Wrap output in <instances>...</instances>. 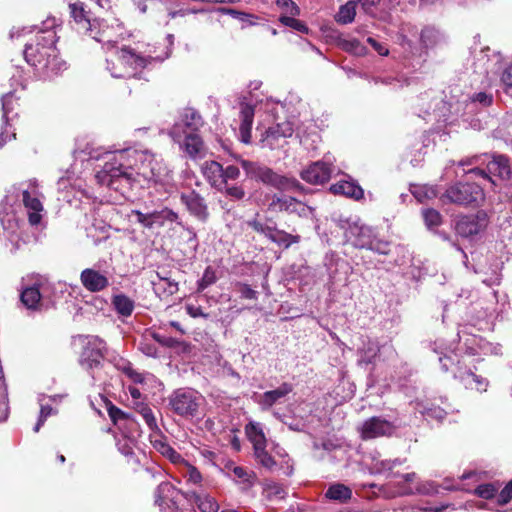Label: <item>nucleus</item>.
Instances as JSON below:
<instances>
[{
  "label": "nucleus",
  "mask_w": 512,
  "mask_h": 512,
  "mask_svg": "<svg viewBox=\"0 0 512 512\" xmlns=\"http://www.w3.org/2000/svg\"><path fill=\"white\" fill-rule=\"evenodd\" d=\"M324 265L327 268L330 279L336 281L338 268H343L348 264L346 261L340 259L334 252H330L325 255Z\"/></svg>",
  "instance_id": "603ef678"
},
{
  "label": "nucleus",
  "mask_w": 512,
  "mask_h": 512,
  "mask_svg": "<svg viewBox=\"0 0 512 512\" xmlns=\"http://www.w3.org/2000/svg\"><path fill=\"white\" fill-rule=\"evenodd\" d=\"M330 191L333 194L343 195L354 200H360L364 196V191L361 186L352 180H341L332 184Z\"/></svg>",
  "instance_id": "f704fd0d"
},
{
  "label": "nucleus",
  "mask_w": 512,
  "mask_h": 512,
  "mask_svg": "<svg viewBox=\"0 0 512 512\" xmlns=\"http://www.w3.org/2000/svg\"><path fill=\"white\" fill-rule=\"evenodd\" d=\"M292 389V385L285 382L274 390L255 395L254 400L262 410H269L273 405L280 403L283 398L291 393Z\"/></svg>",
  "instance_id": "cd10ccee"
},
{
  "label": "nucleus",
  "mask_w": 512,
  "mask_h": 512,
  "mask_svg": "<svg viewBox=\"0 0 512 512\" xmlns=\"http://www.w3.org/2000/svg\"><path fill=\"white\" fill-rule=\"evenodd\" d=\"M70 15L73 18L76 29L80 33L89 34L93 39L101 42L102 38L97 37L92 34V23L90 19V14L86 11L85 6L82 2H74L69 4Z\"/></svg>",
  "instance_id": "393cba45"
},
{
  "label": "nucleus",
  "mask_w": 512,
  "mask_h": 512,
  "mask_svg": "<svg viewBox=\"0 0 512 512\" xmlns=\"http://www.w3.org/2000/svg\"><path fill=\"white\" fill-rule=\"evenodd\" d=\"M112 305L115 311L123 317H129L135 307L134 301L125 294L114 295L112 297Z\"/></svg>",
  "instance_id": "de8ad7c7"
},
{
  "label": "nucleus",
  "mask_w": 512,
  "mask_h": 512,
  "mask_svg": "<svg viewBox=\"0 0 512 512\" xmlns=\"http://www.w3.org/2000/svg\"><path fill=\"white\" fill-rule=\"evenodd\" d=\"M122 53H123V47H121L120 49L117 48L106 59V64H107L106 68L110 72L111 76L114 77V78H132V77L133 78H139L141 70H137V74L136 75L120 76V75H116L115 74V71H121V68L125 67L124 66V64H125L124 61L118 59L121 56Z\"/></svg>",
  "instance_id": "a19ab883"
},
{
  "label": "nucleus",
  "mask_w": 512,
  "mask_h": 512,
  "mask_svg": "<svg viewBox=\"0 0 512 512\" xmlns=\"http://www.w3.org/2000/svg\"><path fill=\"white\" fill-rule=\"evenodd\" d=\"M473 54V66L476 73L484 75L488 79L498 74L502 67V55L499 52L492 51L489 47H485L479 50L475 48Z\"/></svg>",
  "instance_id": "4468645a"
},
{
  "label": "nucleus",
  "mask_w": 512,
  "mask_h": 512,
  "mask_svg": "<svg viewBox=\"0 0 512 512\" xmlns=\"http://www.w3.org/2000/svg\"><path fill=\"white\" fill-rule=\"evenodd\" d=\"M138 350L148 357L156 358L158 356V347L155 344V340L151 338L150 332L145 333L139 343Z\"/></svg>",
  "instance_id": "13d9d810"
},
{
  "label": "nucleus",
  "mask_w": 512,
  "mask_h": 512,
  "mask_svg": "<svg viewBox=\"0 0 512 512\" xmlns=\"http://www.w3.org/2000/svg\"><path fill=\"white\" fill-rule=\"evenodd\" d=\"M170 409L183 418H193L200 414L204 397L195 389L178 388L168 397Z\"/></svg>",
  "instance_id": "0eeeda50"
},
{
  "label": "nucleus",
  "mask_w": 512,
  "mask_h": 512,
  "mask_svg": "<svg viewBox=\"0 0 512 512\" xmlns=\"http://www.w3.org/2000/svg\"><path fill=\"white\" fill-rule=\"evenodd\" d=\"M167 39L169 47H166L161 54H157L156 47L150 44L142 48L123 46V53L118 59L124 61L125 67L121 68V71H115V74L120 76L136 75L137 70H143L153 62H162L167 59L171 54L173 35L169 34Z\"/></svg>",
  "instance_id": "20e7f679"
},
{
  "label": "nucleus",
  "mask_w": 512,
  "mask_h": 512,
  "mask_svg": "<svg viewBox=\"0 0 512 512\" xmlns=\"http://www.w3.org/2000/svg\"><path fill=\"white\" fill-rule=\"evenodd\" d=\"M396 430V426L378 416L371 417L363 422L361 427V437L365 440L374 439L382 436H390Z\"/></svg>",
  "instance_id": "412c9836"
},
{
  "label": "nucleus",
  "mask_w": 512,
  "mask_h": 512,
  "mask_svg": "<svg viewBox=\"0 0 512 512\" xmlns=\"http://www.w3.org/2000/svg\"><path fill=\"white\" fill-rule=\"evenodd\" d=\"M403 495H435L439 493V485L434 481H418L414 487L399 484Z\"/></svg>",
  "instance_id": "c9c22d12"
},
{
  "label": "nucleus",
  "mask_w": 512,
  "mask_h": 512,
  "mask_svg": "<svg viewBox=\"0 0 512 512\" xmlns=\"http://www.w3.org/2000/svg\"><path fill=\"white\" fill-rule=\"evenodd\" d=\"M178 493L179 492L171 483L162 482L155 491V504L158 505L161 510L176 507Z\"/></svg>",
  "instance_id": "473e14b6"
},
{
  "label": "nucleus",
  "mask_w": 512,
  "mask_h": 512,
  "mask_svg": "<svg viewBox=\"0 0 512 512\" xmlns=\"http://www.w3.org/2000/svg\"><path fill=\"white\" fill-rule=\"evenodd\" d=\"M132 215L135 216L137 223L148 230L159 229L166 225L178 222L179 218L178 214L168 207L146 212L132 210Z\"/></svg>",
  "instance_id": "9b49d317"
},
{
  "label": "nucleus",
  "mask_w": 512,
  "mask_h": 512,
  "mask_svg": "<svg viewBox=\"0 0 512 512\" xmlns=\"http://www.w3.org/2000/svg\"><path fill=\"white\" fill-rule=\"evenodd\" d=\"M204 125L200 113L191 107L183 110L180 121L176 122L169 131V136L175 141L180 142L182 133L197 132Z\"/></svg>",
  "instance_id": "a211bd4d"
},
{
  "label": "nucleus",
  "mask_w": 512,
  "mask_h": 512,
  "mask_svg": "<svg viewBox=\"0 0 512 512\" xmlns=\"http://www.w3.org/2000/svg\"><path fill=\"white\" fill-rule=\"evenodd\" d=\"M325 496L330 500L346 503L352 497V490L344 484L335 483L329 486Z\"/></svg>",
  "instance_id": "49530a36"
},
{
  "label": "nucleus",
  "mask_w": 512,
  "mask_h": 512,
  "mask_svg": "<svg viewBox=\"0 0 512 512\" xmlns=\"http://www.w3.org/2000/svg\"><path fill=\"white\" fill-rule=\"evenodd\" d=\"M205 178L212 186L220 187L223 185V166L216 161H207L202 167Z\"/></svg>",
  "instance_id": "58836bf2"
},
{
  "label": "nucleus",
  "mask_w": 512,
  "mask_h": 512,
  "mask_svg": "<svg viewBox=\"0 0 512 512\" xmlns=\"http://www.w3.org/2000/svg\"><path fill=\"white\" fill-rule=\"evenodd\" d=\"M139 154L152 153L133 148L107 152V160L103 168L96 173L95 179L100 185L125 193L132 187L136 175H141L145 179V170H149L150 164Z\"/></svg>",
  "instance_id": "f03ea898"
},
{
  "label": "nucleus",
  "mask_w": 512,
  "mask_h": 512,
  "mask_svg": "<svg viewBox=\"0 0 512 512\" xmlns=\"http://www.w3.org/2000/svg\"><path fill=\"white\" fill-rule=\"evenodd\" d=\"M245 432L248 439L252 442L254 450L266 447L267 441L260 423L249 422L245 427Z\"/></svg>",
  "instance_id": "37998d69"
},
{
  "label": "nucleus",
  "mask_w": 512,
  "mask_h": 512,
  "mask_svg": "<svg viewBox=\"0 0 512 512\" xmlns=\"http://www.w3.org/2000/svg\"><path fill=\"white\" fill-rule=\"evenodd\" d=\"M403 463L402 460L396 458L394 460L390 459H380L379 457H373L371 463V470L373 473H385L391 471L394 467L401 465Z\"/></svg>",
  "instance_id": "6e6d98bb"
},
{
  "label": "nucleus",
  "mask_w": 512,
  "mask_h": 512,
  "mask_svg": "<svg viewBox=\"0 0 512 512\" xmlns=\"http://www.w3.org/2000/svg\"><path fill=\"white\" fill-rule=\"evenodd\" d=\"M80 356V365L87 371L94 370L101 365L106 353V343L98 336H90Z\"/></svg>",
  "instance_id": "dca6fc26"
},
{
  "label": "nucleus",
  "mask_w": 512,
  "mask_h": 512,
  "mask_svg": "<svg viewBox=\"0 0 512 512\" xmlns=\"http://www.w3.org/2000/svg\"><path fill=\"white\" fill-rule=\"evenodd\" d=\"M157 277L159 279L158 282L152 281L154 286V290L166 296H172L178 292V283L174 280L162 276L160 273H157Z\"/></svg>",
  "instance_id": "09e8293b"
},
{
  "label": "nucleus",
  "mask_w": 512,
  "mask_h": 512,
  "mask_svg": "<svg viewBox=\"0 0 512 512\" xmlns=\"http://www.w3.org/2000/svg\"><path fill=\"white\" fill-rule=\"evenodd\" d=\"M240 163L247 177L262 182L265 185L283 191L296 190L301 187L297 180L279 175L271 168L258 162L241 160Z\"/></svg>",
  "instance_id": "39448f33"
},
{
  "label": "nucleus",
  "mask_w": 512,
  "mask_h": 512,
  "mask_svg": "<svg viewBox=\"0 0 512 512\" xmlns=\"http://www.w3.org/2000/svg\"><path fill=\"white\" fill-rule=\"evenodd\" d=\"M294 134V123L286 120L269 126L262 134L260 143L262 147L270 150L281 149L288 143V138Z\"/></svg>",
  "instance_id": "f8f14e48"
},
{
  "label": "nucleus",
  "mask_w": 512,
  "mask_h": 512,
  "mask_svg": "<svg viewBox=\"0 0 512 512\" xmlns=\"http://www.w3.org/2000/svg\"><path fill=\"white\" fill-rule=\"evenodd\" d=\"M356 6L353 0H349L344 5H341L335 16L336 22L343 25L352 23L356 16Z\"/></svg>",
  "instance_id": "3c124183"
},
{
  "label": "nucleus",
  "mask_w": 512,
  "mask_h": 512,
  "mask_svg": "<svg viewBox=\"0 0 512 512\" xmlns=\"http://www.w3.org/2000/svg\"><path fill=\"white\" fill-rule=\"evenodd\" d=\"M340 47L344 51L356 56H363L367 52L366 47L356 38L342 39L340 41Z\"/></svg>",
  "instance_id": "bf43d9fd"
},
{
  "label": "nucleus",
  "mask_w": 512,
  "mask_h": 512,
  "mask_svg": "<svg viewBox=\"0 0 512 512\" xmlns=\"http://www.w3.org/2000/svg\"><path fill=\"white\" fill-rule=\"evenodd\" d=\"M51 291V283L43 277H37L23 287L20 299L27 309L41 310L51 302Z\"/></svg>",
  "instance_id": "6e6552de"
},
{
  "label": "nucleus",
  "mask_w": 512,
  "mask_h": 512,
  "mask_svg": "<svg viewBox=\"0 0 512 512\" xmlns=\"http://www.w3.org/2000/svg\"><path fill=\"white\" fill-rule=\"evenodd\" d=\"M492 101H493L492 94H489L487 92H478V93L473 94L470 97V103L468 104V106L487 107V106L491 105Z\"/></svg>",
  "instance_id": "774afa93"
},
{
  "label": "nucleus",
  "mask_w": 512,
  "mask_h": 512,
  "mask_svg": "<svg viewBox=\"0 0 512 512\" xmlns=\"http://www.w3.org/2000/svg\"><path fill=\"white\" fill-rule=\"evenodd\" d=\"M473 54V66L476 73L484 75L488 79L498 74L502 67V55L499 52L492 51L489 47H485L479 50L475 48Z\"/></svg>",
  "instance_id": "ddd939ff"
},
{
  "label": "nucleus",
  "mask_w": 512,
  "mask_h": 512,
  "mask_svg": "<svg viewBox=\"0 0 512 512\" xmlns=\"http://www.w3.org/2000/svg\"><path fill=\"white\" fill-rule=\"evenodd\" d=\"M108 414L114 425L119 430L118 434H126L131 436L140 437L141 428L136 419L128 413L123 412L121 409L114 405L108 408Z\"/></svg>",
  "instance_id": "aec40b11"
},
{
  "label": "nucleus",
  "mask_w": 512,
  "mask_h": 512,
  "mask_svg": "<svg viewBox=\"0 0 512 512\" xmlns=\"http://www.w3.org/2000/svg\"><path fill=\"white\" fill-rule=\"evenodd\" d=\"M183 469V476L188 482L199 484L202 481V475L199 470L193 465L189 464L186 460L179 465Z\"/></svg>",
  "instance_id": "69168bd1"
},
{
  "label": "nucleus",
  "mask_w": 512,
  "mask_h": 512,
  "mask_svg": "<svg viewBox=\"0 0 512 512\" xmlns=\"http://www.w3.org/2000/svg\"><path fill=\"white\" fill-rule=\"evenodd\" d=\"M473 54V66L476 73L484 75L488 79L498 74L502 67V55L499 52L492 51L489 47H485L479 50L475 48Z\"/></svg>",
  "instance_id": "2eb2a0df"
},
{
  "label": "nucleus",
  "mask_w": 512,
  "mask_h": 512,
  "mask_svg": "<svg viewBox=\"0 0 512 512\" xmlns=\"http://www.w3.org/2000/svg\"><path fill=\"white\" fill-rule=\"evenodd\" d=\"M82 286L91 293H98L105 290L110 282L105 272L95 268H86L80 273Z\"/></svg>",
  "instance_id": "5701e85b"
},
{
  "label": "nucleus",
  "mask_w": 512,
  "mask_h": 512,
  "mask_svg": "<svg viewBox=\"0 0 512 512\" xmlns=\"http://www.w3.org/2000/svg\"><path fill=\"white\" fill-rule=\"evenodd\" d=\"M187 498L194 502L201 512H217L219 506L211 496L207 494H197L192 492L187 495Z\"/></svg>",
  "instance_id": "c03bdc74"
},
{
  "label": "nucleus",
  "mask_w": 512,
  "mask_h": 512,
  "mask_svg": "<svg viewBox=\"0 0 512 512\" xmlns=\"http://www.w3.org/2000/svg\"><path fill=\"white\" fill-rule=\"evenodd\" d=\"M483 189L476 183H456L441 196L443 203L470 205L483 199Z\"/></svg>",
  "instance_id": "1a4fd4ad"
},
{
  "label": "nucleus",
  "mask_w": 512,
  "mask_h": 512,
  "mask_svg": "<svg viewBox=\"0 0 512 512\" xmlns=\"http://www.w3.org/2000/svg\"><path fill=\"white\" fill-rule=\"evenodd\" d=\"M415 409L427 419L442 421L446 417V411L440 407H427L421 402L415 403Z\"/></svg>",
  "instance_id": "4d7b16f0"
},
{
  "label": "nucleus",
  "mask_w": 512,
  "mask_h": 512,
  "mask_svg": "<svg viewBox=\"0 0 512 512\" xmlns=\"http://www.w3.org/2000/svg\"><path fill=\"white\" fill-rule=\"evenodd\" d=\"M411 192L419 202H424L437 196L436 189L428 185L415 186Z\"/></svg>",
  "instance_id": "e2e57ef3"
},
{
  "label": "nucleus",
  "mask_w": 512,
  "mask_h": 512,
  "mask_svg": "<svg viewBox=\"0 0 512 512\" xmlns=\"http://www.w3.org/2000/svg\"><path fill=\"white\" fill-rule=\"evenodd\" d=\"M138 438L139 437L126 434L115 435L117 449L126 458L128 463L139 464V460L135 452Z\"/></svg>",
  "instance_id": "2f4dec72"
},
{
  "label": "nucleus",
  "mask_w": 512,
  "mask_h": 512,
  "mask_svg": "<svg viewBox=\"0 0 512 512\" xmlns=\"http://www.w3.org/2000/svg\"><path fill=\"white\" fill-rule=\"evenodd\" d=\"M297 16L291 15H281L279 17V21L286 27H290L298 32L308 34L309 28L308 26L301 20L296 19Z\"/></svg>",
  "instance_id": "052dcab7"
},
{
  "label": "nucleus",
  "mask_w": 512,
  "mask_h": 512,
  "mask_svg": "<svg viewBox=\"0 0 512 512\" xmlns=\"http://www.w3.org/2000/svg\"><path fill=\"white\" fill-rule=\"evenodd\" d=\"M479 478V474L474 471L466 472L461 475L458 481L449 478L444 479L443 483L439 485V489L442 488L447 491L463 490L470 492L472 491L471 488L466 487V485L463 482L465 480L471 479L473 480L474 483H477L479 481Z\"/></svg>",
  "instance_id": "e433bc0d"
},
{
  "label": "nucleus",
  "mask_w": 512,
  "mask_h": 512,
  "mask_svg": "<svg viewBox=\"0 0 512 512\" xmlns=\"http://www.w3.org/2000/svg\"><path fill=\"white\" fill-rule=\"evenodd\" d=\"M332 221L343 230L346 241L351 243L355 248L368 249L382 255L389 254L390 243L377 238L374 230L361 223L359 219L333 215Z\"/></svg>",
  "instance_id": "7ed1b4c3"
},
{
  "label": "nucleus",
  "mask_w": 512,
  "mask_h": 512,
  "mask_svg": "<svg viewBox=\"0 0 512 512\" xmlns=\"http://www.w3.org/2000/svg\"><path fill=\"white\" fill-rule=\"evenodd\" d=\"M144 161L150 164L149 170H145V179L148 181L162 182L169 176V170L162 159L155 154H139Z\"/></svg>",
  "instance_id": "c85d7f7f"
},
{
  "label": "nucleus",
  "mask_w": 512,
  "mask_h": 512,
  "mask_svg": "<svg viewBox=\"0 0 512 512\" xmlns=\"http://www.w3.org/2000/svg\"><path fill=\"white\" fill-rule=\"evenodd\" d=\"M181 202L186 206L191 215L200 221H206L209 212L204 198L195 191L181 194Z\"/></svg>",
  "instance_id": "a878e982"
},
{
  "label": "nucleus",
  "mask_w": 512,
  "mask_h": 512,
  "mask_svg": "<svg viewBox=\"0 0 512 512\" xmlns=\"http://www.w3.org/2000/svg\"><path fill=\"white\" fill-rule=\"evenodd\" d=\"M332 161L326 157L324 161H317L301 172V178L313 185L327 182L332 174Z\"/></svg>",
  "instance_id": "4be33fe9"
},
{
  "label": "nucleus",
  "mask_w": 512,
  "mask_h": 512,
  "mask_svg": "<svg viewBox=\"0 0 512 512\" xmlns=\"http://www.w3.org/2000/svg\"><path fill=\"white\" fill-rule=\"evenodd\" d=\"M217 281L215 270L208 266L203 273L202 278L197 282V290L199 292L204 291L207 287L214 284Z\"/></svg>",
  "instance_id": "338daca9"
},
{
  "label": "nucleus",
  "mask_w": 512,
  "mask_h": 512,
  "mask_svg": "<svg viewBox=\"0 0 512 512\" xmlns=\"http://www.w3.org/2000/svg\"><path fill=\"white\" fill-rule=\"evenodd\" d=\"M473 340L477 342V347L469 346V356L481 354L498 356L502 354V346L499 343H492L484 338Z\"/></svg>",
  "instance_id": "ea45409f"
},
{
  "label": "nucleus",
  "mask_w": 512,
  "mask_h": 512,
  "mask_svg": "<svg viewBox=\"0 0 512 512\" xmlns=\"http://www.w3.org/2000/svg\"><path fill=\"white\" fill-rule=\"evenodd\" d=\"M484 165L486 176L482 177L483 179L491 180V176L507 179L510 176L509 160L503 155L489 156Z\"/></svg>",
  "instance_id": "7c9ffc66"
},
{
  "label": "nucleus",
  "mask_w": 512,
  "mask_h": 512,
  "mask_svg": "<svg viewBox=\"0 0 512 512\" xmlns=\"http://www.w3.org/2000/svg\"><path fill=\"white\" fill-rule=\"evenodd\" d=\"M226 468L231 469L234 476L239 479L240 483L243 485V490H248L254 485L255 474L253 472H248L245 468L235 466L233 463L228 464Z\"/></svg>",
  "instance_id": "8fccbe9b"
},
{
  "label": "nucleus",
  "mask_w": 512,
  "mask_h": 512,
  "mask_svg": "<svg viewBox=\"0 0 512 512\" xmlns=\"http://www.w3.org/2000/svg\"><path fill=\"white\" fill-rule=\"evenodd\" d=\"M489 158V155L482 154V155H473L471 157H466L458 162L459 166H472L469 170L466 171L467 174H473L477 177H484L486 176V170L484 167H482L487 159Z\"/></svg>",
  "instance_id": "4c0bfd02"
},
{
  "label": "nucleus",
  "mask_w": 512,
  "mask_h": 512,
  "mask_svg": "<svg viewBox=\"0 0 512 512\" xmlns=\"http://www.w3.org/2000/svg\"><path fill=\"white\" fill-rule=\"evenodd\" d=\"M256 106L263 110L266 113H270L273 116H276L278 113V109H284V104L277 99L269 96H263L260 99H256Z\"/></svg>",
  "instance_id": "5fc2aeb1"
},
{
  "label": "nucleus",
  "mask_w": 512,
  "mask_h": 512,
  "mask_svg": "<svg viewBox=\"0 0 512 512\" xmlns=\"http://www.w3.org/2000/svg\"><path fill=\"white\" fill-rule=\"evenodd\" d=\"M247 224L254 231L264 235L270 241L284 249H288L291 245L299 243L301 240L299 235H293L284 230L278 229L276 223L272 220H266L263 222L255 218L248 221Z\"/></svg>",
  "instance_id": "9d476101"
},
{
  "label": "nucleus",
  "mask_w": 512,
  "mask_h": 512,
  "mask_svg": "<svg viewBox=\"0 0 512 512\" xmlns=\"http://www.w3.org/2000/svg\"><path fill=\"white\" fill-rule=\"evenodd\" d=\"M360 341L361 345L357 348L359 366L375 365L382 354L394 355V350L390 345L380 347L376 341L365 336H361Z\"/></svg>",
  "instance_id": "f3484780"
},
{
  "label": "nucleus",
  "mask_w": 512,
  "mask_h": 512,
  "mask_svg": "<svg viewBox=\"0 0 512 512\" xmlns=\"http://www.w3.org/2000/svg\"><path fill=\"white\" fill-rule=\"evenodd\" d=\"M440 364L443 371H451L454 379L458 380L466 389L475 390L479 393L486 392L489 387V380L477 374L472 368L465 365L464 361L457 360L454 363L451 357H441Z\"/></svg>",
  "instance_id": "423d86ee"
},
{
  "label": "nucleus",
  "mask_w": 512,
  "mask_h": 512,
  "mask_svg": "<svg viewBox=\"0 0 512 512\" xmlns=\"http://www.w3.org/2000/svg\"><path fill=\"white\" fill-rule=\"evenodd\" d=\"M484 227V217H480V215H466L456 222L455 230L462 237H471L482 231Z\"/></svg>",
  "instance_id": "c756f323"
},
{
  "label": "nucleus",
  "mask_w": 512,
  "mask_h": 512,
  "mask_svg": "<svg viewBox=\"0 0 512 512\" xmlns=\"http://www.w3.org/2000/svg\"><path fill=\"white\" fill-rule=\"evenodd\" d=\"M499 489L500 484L498 483H486L478 485L474 489V493L483 499H491L497 495Z\"/></svg>",
  "instance_id": "680f3d73"
},
{
  "label": "nucleus",
  "mask_w": 512,
  "mask_h": 512,
  "mask_svg": "<svg viewBox=\"0 0 512 512\" xmlns=\"http://www.w3.org/2000/svg\"><path fill=\"white\" fill-rule=\"evenodd\" d=\"M269 209L274 212L296 214L302 218H310L313 217L314 214V209L312 207L294 197L286 195H274L269 203Z\"/></svg>",
  "instance_id": "6ab92c4d"
},
{
  "label": "nucleus",
  "mask_w": 512,
  "mask_h": 512,
  "mask_svg": "<svg viewBox=\"0 0 512 512\" xmlns=\"http://www.w3.org/2000/svg\"><path fill=\"white\" fill-rule=\"evenodd\" d=\"M153 447L162 456L169 459L173 464L180 465L184 463V458L164 439H156L153 441Z\"/></svg>",
  "instance_id": "79ce46f5"
},
{
  "label": "nucleus",
  "mask_w": 512,
  "mask_h": 512,
  "mask_svg": "<svg viewBox=\"0 0 512 512\" xmlns=\"http://www.w3.org/2000/svg\"><path fill=\"white\" fill-rule=\"evenodd\" d=\"M56 26L57 20L55 18H47L40 26L22 27L21 29L14 27L10 31V38L14 39L19 37L21 33L38 29L35 43L25 45L24 57L29 65L46 76L57 74L66 69V63L58 57L55 46L57 38L54 29Z\"/></svg>",
  "instance_id": "f257e3e1"
},
{
  "label": "nucleus",
  "mask_w": 512,
  "mask_h": 512,
  "mask_svg": "<svg viewBox=\"0 0 512 512\" xmlns=\"http://www.w3.org/2000/svg\"><path fill=\"white\" fill-rule=\"evenodd\" d=\"M131 405L132 408L142 416L143 420L151 431L159 430L154 413L146 402L143 400H137V402H132Z\"/></svg>",
  "instance_id": "a18cd8bd"
},
{
  "label": "nucleus",
  "mask_w": 512,
  "mask_h": 512,
  "mask_svg": "<svg viewBox=\"0 0 512 512\" xmlns=\"http://www.w3.org/2000/svg\"><path fill=\"white\" fill-rule=\"evenodd\" d=\"M38 402L40 405V413L37 420V423L35 424L33 430L34 432H38L40 428L44 425L46 419L57 413V410L52 408V406L46 402V395L42 394L38 397Z\"/></svg>",
  "instance_id": "864d4df0"
},
{
  "label": "nucleus",
  "mask_w": 512,
  "mask_h": 512,
  "mask_svg": "<svg viewBox=\"0 0 512 512\" xmlns=\"http://www.w3.org/2000/svg\"><path fill=\"white\" fill-rule=\"evenodd\" d=\"M422 215L425 225L430 230L437 228L442 222L441 214L435 209H424Z\"/></svg>",
  "instance_id": "0e129e2a"
},
{
  "label": "nucleus",
  "mask_w": 512,
  "mask_h": 512,
  "mask_svg": "<svg viewBox=\"0 0 512 512\" xmlns=\"http://www.w3.org/2000/svg\"><path fill=\"white\" fill-rule=\"evenodd\" d=\"M29 186L34 189L37 186L36 180H31ZM23 203L28 211V220L31 225H38L41 221L43 205L39 198L35 195V191H23Z\"/></svg>",
  "instance_id": "bb28decb"
},
{
  "label": "nucleus",
  "mask_w": 512,
  "mask_h": 512,
  "mask_svg": "<svg viewBox=\"0 0 512 512\" xmlns=\"http://www.w3.org/2000/svg\"><path fill=\"white\" fill-rule=\"evenodd\" d=\"M178 143L192 159L199 157L204 149L203 141L197 132L182 133V139Z\"/></svg>",
  "instance_id": "72a5a7b5"
},
{
  "label": "nucleus",
  "mask_w": 512,
  "mask_h": 512,
  "mask_svg": "<svg viewBox=\"0 0 512 512\" xmlns=\"http://www.w3.org/2000/svg\"><path fill=\"white\" fill-rule=\"evenodd\" d=\"M2 103V119H3V126L2 131L0 132V148H2L8 141L15 139V132L9 131V121H10V114H12L15 110V106L17 105V99L15 98V95L13 92H9L2 96L1 98Z\"/></svg>",
  "instance_id": "b1692460"
}]
</instances>
